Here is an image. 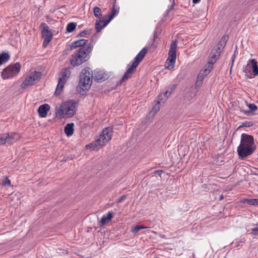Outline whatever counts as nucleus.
I'll list each match as a JSON object with an SVG mask.
<instances>
[{"instance_id":"f257e3e1","label":"nucleus","mask_w":258,"mask_h":258,"mask_svg":"<svg viewBox=\"0 0 258 258\" xmlns=\"http://www.w3.org/2000/svg\"><path fill=\"white\" fill-rule=\"evenodd\" d=\"M97 82H102L107 79V76L101 71H95L94 76L90 68H84L80 74L79 86L83 91H88L92 83V78Z\"/></svg>"},{"instance_id":"f03ea898","label":"nucleus","mask_w":258,"mask_h":258,"mask_svg":"<svg viewBox=\"0 0 258 258\" xmlns=\"http://www.w3.org/2000/svg\"><path fill=\"white\" fill-rule=\"evenodd\" d=\"M256 149L253 137L243 133L241 136L240 144L237 148L239 158L244 159L251 155Z\"/></svg>"},{"instance_id":"7ed1b4c3","label":"nucleus","mask_w":258,"mask_h":258,"mask_svg":"<svg viewBox=\"0 0 258 258\" xmlns=\"http://www.w3.org/2000/svg\"><path fill=\"white\" fill-rule=\"evenodd\" d=\"M93 45L89 43L87 47H80L72 55L70 63L73 66H78L87 61L92 50Z\"/></svg>"},{"instance_id":"20e7f679","label":"nucleus","mask_w":258,"mask_h":258,"mask_svg":"<svg viewBox=\"0 0 258 258\" xmlns=\"http://www.w3.org/2000/svg\"><path fill=\"white\" fill-rule=\"evenodd\" d=\"M113 129L110 127H105L98 139L86 145V148L91 150H98L107 143L112 138Z\"/></svg>"},{"instance_id":"39448f33","label":"nucleus","mask_w":258,"mask_h":258,"mask_svg":"<svg viewBox=\"0 0 258 258\" xmlns=\"http://www.w3.org/2000/svg\"><path fill=\"white\" fill-rule=\"evenodd\" d=\"M147 52V48L144 47L136 56L134 60L130 64H127V70L120 81V84L132 77V75L135 73L136 68L143 59Z\"/></svg>"},{"instance_id":"423d86ee","label":"nucleus","mask_w":258,"mask_h":258,"mask_svg":"<svg viewBox=\"0 0 258 258\" xmlns=\"http://www.w3.org/2000/svg\"><path fill=\"white\" fill-rule=\"evenodd\" d=\"M77 102L70 100L61 104L56 113L61 117H63L64 115L67 117L73 116L76 113V105Z\"/></svg>"},{"instance_id":"0eeeda50","label":"nucleus","mask_w":258,"mask_h":258,"mask_svg":"<svg viewBox=\"0 0 258 258\" xmlns=\"http://www.w3.org/2000/svg\"><path fill=\"white\" fill-rule=\"evenodd\" d=\"M71 74L69 68H63L58 74V84L56 86L54 95L58 96L60 94L62 89Z\"/></svg>"},{"instance_id":"6e6552de","label":"nucleus","mask_w":258,"mask_h":258,"mask_svg":"<svg viewBox=\"0 0 258 258\" xmlns=\"http://www.w3.org/2000/svg\"><path fill=\"white\" fill-rule=\"evenodd\" d=\"M177 41L172 40L170 46L168 51V57L167 58L165 68L168 70H172L175 66L176 58V48Z\"/></svg>"},{"instance_id":"1a4fd4ad","label":"nucleus","mask_w":258,"mask_h":258,"mask_svg":"<svg viewBox=\"0 0 258 258\" xmlns=\"http://www.w3.org/2000/svg\"><path fill=\"white\" fill-rule=\"evenodd\" d=\"M21 68L19 62L11 64L3 70L2 77L4 79H8L16 76L20 72Z\"/></svg>"},{"instance_id":"9d476101","label":"nucleus","mask_w":258,"mask_h":258,"mask_svg":"<svg viewBox=\"0 0 258 258\" xmlns=\"http://www.w3.org/2000/svg\"><path fill=\"white\" fill-rule=\"evenodd\" d=\"M245 76L252 79L258 75V64L254 59H250L249 62L243 68Z\"/></svg>"},{"instance_id":"9b49d317","label":"nucleus","mask_w":258,"mask_h":258,"mask_svg":"<svg viewBox=\"0 0 258 258\" xmlns=\"http://www.w3.org/2000/svg\"><path fill=\"white\" fill-rule=\"evenodd\" d=\"M40 27L42 28V37L44 39L43 45L44 47H46L52 40L53 34L51 30L45 23H42L40 24Z\"/></svg>"},{"instance_id":"f8f14e48","label":"nucleus","mask_w":258,"mask_h":258,"mask_svg":"<svg viewBox=\"0 0 258 258\" xmlns=\"http://www.w3.org/2000/svg\"><path fill=\"white\" fill-rule=\"evenodd\" d=\"M176 85L173 84L169 86L163 94H160L158 96V103H164L169 96L175 90Z\"/></svg>"},{"instance_id":"ddd939ff","label":"nucleus","mask_w":258,"mask_h":258,"mask_svg":"<svg viewBox=\"0 0 258 258\" xmlns=\"http://www.w3.org/2000/svg\"><path fill=\"white\" fill-rule=\"evenodd\" d=\"M221 52L219 47H214L210 54L208 62L212 66L216 62L217 59L220 56Z\"/></svg>"},{"instance_id":"4468645a","label":"nucleus","mask_w":258,"mask_h":258,"mask_svg":"<svg viewBox=\"0 0 258 258\" xmlns=\"http://www.w3.org/2000/svg\"><path fill=\"white\" fill-rule=\"evenodd\" d=\"M87 40L82 39L73 42L70 45L71 49H73L77 47H87L89 44H86Z\"/></svg>"},{"instance_id":"2eb2a0df","label":"nucleus","mask_w":258,"mask_h":258,"mask_svg":"<svg viewBox=\"0 0 258 258\" xmlns=\"http://www.w3.org/2000/svg\"><path fill=\"white\" fill-rule=\"evenodd\" d=\"M50 109V106L47 104L40 105L38 109V112L41 117H45L47 115V111Z\"/></svg>"},{"instance_id":"dca6fc26","label":"nucleus","mask_w":258,"mask_h":258,"mask_svg":"<svg viewBox=\"0 0 258 258\" xmlns=\"http://www.w3.org/2000/svg\"><path fill=\"white\" fill-rule=\"evenodd\" d=\"M107 21L106 20L101 19L97 20L95 23V30L97 32H99L101 30L106 26L109 23L107 22Z\"/></svg>"},{"instance_id":"f3484780","label":"nucleus","mask_w":258,"mask_h":258,"mask_svg":"<svg viewBox=\"0 0 258 258\" xmlns=\"http://www.w3.org/2000/svg\"><path fill=\"white\" fill-rule=\"evenodd\" d=\"M113 216V213L112 211L108 212L107 215H104L100 220L101 225H104L110 221Z\"/></svg>"},{"instance_id":"a211bd4d","label":"nucleus","mask_w":258,"mask_h":258,"mask_svg":"<svg viewBox=\"0 0 258 258\" xmlns=\"http://www.w3.org/2000/svg\"><path fill=\"white\" fill-rule=\"evenodd\" d=\"M20 136L19 134L15 133H11L9 134V137H8L7 143L8 144H12L16 142L18 139H19Z\"/></svg>"},{"instance_id":"6ab92c4d","label":"nucleus","mask_w":258,"mask_h":258,"mask_svg":"<svg viewBox=\"0 0 258 258\" xmlns=\"http://www.w3.org/2000/svg\"><path fill=\"white\" fill-rule=\"evenodd\" d=\"M34 82L32 81L31 77L29 76H27L23 82L21 84V87L22 89H25L28 86H32L34 84Z\"/></svg>"},{"instance_id":"aec40b11","label":"nucleus","mask_w":258,"mask_h":258,"mask_svg":"<svg viewBox=\"0 0 258 258\" xmlns=\"http://www.w3.org/2000/svg\"><path fill=\"white\" fill-rule=\"evenodd\" d=\"M74 123H69L64 127V131L67 137L71 136L74 133Z\"/></svg>"},{"instance_id":"412c9836","label":"nucleus","mask_w":258,"mask_h":258,"mask_svg":"<svg viewBox=\"0 0 258 258\" xmlns=\"http://www.w3.org/2000/svg\"><path fill=\"white\" fill-rule=\"evenodd\" d=\"M213 66L209 63L208 62L206 64L203 69H202L200 71L201 75L203 74L205 76H207L210 72L213 69Z\"/></svg>"},{"instance_id":"4be33fe9","label":"nucleus","mask_w":258,"mask_h":258,"mask_svg":"<svg viewBox=\"0 0 258 258\" xmlns=\"http://www.w3.org/2000/svg\"><path fill=\"white\" fill-rule=\"evenodd\" d=\"M29 76L35 83L36 81H38L41 79L42 73L40 72L35 71L31 72Z\"/></svg>"},{"instance_id":"5701e85b","label":"nucleus","mask_w":258,"mask_h":258,"mask_svg":"<svg viewBox=\"0 0 258 258\" xmlns=\"http://www.w3.org/2000/svg\"><path fill=\"white\" fill-rule=\"evenodd\" d=\"M10 58L8 52H3L0 54V66L8 61Z\"/></svg>"},{"instance_id":"b1692460","label":"nucleus","mask_w":258,"mask_h":258,"mask_svg":"<svg viewBox=\"0 0 258 258\" xmlns=\"http://www.w3.org/2000/svg\"><path fill=\"white\" fill-rule=\"evenodd\" d=\"M118 13V10L115 9V5H114L113 7L111 9V12L110 14L108 15V19H106L107 21V23H109L112 19L114 18V17L117 15Z\"/></svg>"},{"instance_id":"393cba45","label":"nucleus","mask_w":258,"mask_h":258,"mask_svg":"<svg viewBox=\"0 0 258 258\" xmlns=\"http://www.w3.org/2000/svg\"><path fill=\"white\" fill-rule=\"evenodd\" d=\"M241 202L249 205H258V199H244L241 201Z\"/></svg>"},{"instance_id":"a878e982","label":"nucleus","mask_w":258,"mask_h":258,"mask_svg":"<svg viewBox=\"0 0 258 258\" xmlns=\"http://www.w3.org/2000/svg\"><path fill=\"white\" fill-rule=\"evenodd\" d=\"M247 106L249 108V109L248 110H241V111L243 112V113L246 115H248L250 112L254 111L257 109V106L253 103H249L247 104Z\"/></svg>"},{"instance_id":"bb28decb","label":"nucleus","mask_w":258,"mask_h":258,"mask_svg":"<svg viewBox=\"0 0 258 258\" xmlns=\"http://www.w3.org/2000/svg\"><path fill=\"white\" fill-rule=\"evenodd\" d=\"M77 24L75 22L69 23L66 27L67 32L71 33L73 32L76 28Z\"/></svg>"},{"instance_id":"cd10ccee","label":"nucleus","mask_w":258,"mask_h":258,"mask_svg":"<svg viewBox=\"0 0 258 258\" xmlns=\"http://www.w3.org/2000/svg\"><path fill=\"white\" fill-rule=\"evenodd\" d=\"M205 77L206 76H205L203 74L201 75V73H200L197 76V80L196 82V86L199 87L201 85H202L203 80Z\"/></svg>"},{"instance_id":"c85d7f7f","label":"nucleus","mask_w":258,"mask_h":258,"mask_svg":"<svg viewBox=\"0 0 258 258\" xmlns=\"http://www.w3.org/2000/svg\"><path fill=\"white\" fill-rule=\"evenodd\" d=\"M9 133L0 135V145H4L7 143Z\"/></svg>"},{"instance_id":"c756f323","label":"nucleus","mask_w":258,"mask_h":258,"mask_svg":"<svg viewBox=\"0 0 258 258\" xmlns=\"http://www.w3.org/2000/svg\"><path fill=\"white\" fill-rule=\"evenodd\" d=\"M101 10L100 8L98 7H95L94 8V15L96 18H100V17L101 16Z\"/></svg>"},{"instance_id":"7c9ffc66","label":"nucleus","mask_w":258,"mask_h":258,"mask_svg":"<svg viewBox=\"0 0 258 258\" xmlns=\"http://www.w3.org/2000/svg\"><path fill=\"white\" fill-rule=\"evenodd\" d=\"M92 30L90 29L84 30L80 32L78 35L77 36L80 37H85L86 35L88 34H90Z\"/></svg>"},{"instance_id":"2f4dec72","label":"nucleus","mask_w":258,"mask_h":258,"mask_svg":"<svg viewBox=\"0 0 258 258\" xmlns=\"http://www.w3.org/2000/svg\"><path fill=\"white\" fill-rule=\"evenodd\" d=\"M226 43L223 40H220L218 44L215 47H219L220 48V51L222 52L223 48L226 45Z\"/></svg>"},{"instance_id":"473e14b6","label":"nucleus","mask_w":258,"mask_h":258,"mask_svg":"<svg viewBox=\"0 0 258 258\" xmlns=\"http://www.w3.org/2000/svg\"><path fill=\"white\" fill-rule=\"evenodd\" d=\"M254 125V123L252 121H245L242 123L241 125H240L238 128H241L244 127H251Z\"/></svg>"},{"instance_id":"72a5a7b5","label":"nucleus","mask_w":258,"mask_h":258,"mask_svg":"<svg viewBox=\"0 0 258 258\" xmlns=\"http://www.w3.org/2000/svg\"><path fill=\"white\" fill-rule=\"evenodd\" d=\"M144 228H145V227L142 225H136V226H134V227H133L132 231L133 232L136 233V232L139 231V230L144 229Z\"/></svg>"},{"instance_id":"f704fd0d","label":"nucleus","mask_w":258,"mask_h":258,"mask_svg":"<svg viewBox=\"0 0 258 258\" xmlns=\"http://www.w3.org/2000/svg\"><path fill=\"white\" fill-rule=\"evenodd\" d=\"M2 186H6L7 185H11V181L8 178V177H5L4 179L3 180V182L1 184Z\"/></svg>"},{"instance_id":"c9c22d12","label":"nucleus","mask_w":258,"mask_h":258,"mask_svg":"<svg viewBox=\"0 0 258 258\" xmlns=\"http://www.w3.org/2000/svg\"><path fill=\"white\" fill-rule=\"evenodd\" d=\"M160 103H158V100H157L156 104L153 107L152 111L154 112V114L157 112L160 109V107L159 104Z\"/></svg>"},{"instance_id":"e433bc0d","label":"nucleus","mask_w":258,"mask_h":258,"mask_svg":"<svg viewBox=\"0 0 258 258\" xmlns=\"http://www.w3.org/2000/svg\"><path fill=\"white\" fill-rule=\"evenodd\" d=\"M251 234L254 235H258V224L256 226L251 229Z\"/></svg>"},{"instance_id":"4c0bfd02","label":"nucleus","mask_w":258,"mask_h":258,"mask_svg":"<svg viewBox=\"0 0 258 258\" xmlns=\"http://www.w3.org/2000/svg\"><path fill=\"white\" fill-rule=\"evenodd\" d=\"M75 157V155H70V156H65L63 159H62L63 161H67V160H72V159H73Z\"/></svg>"},{"instance_id":"58836bf2","label":"nucleus","mask_w":258,"mask_h":258,"mask_svg":"<svg viewBox=\"0 0 258 258\" xmlns=\"http://www.w3.org/2000/svg\"><path fill=\"white\" fill-rule=\"evenodd\" d=\"M126 198V195H123L120 197H119L118 199H117V202L118 203H121L123 201H124V200H125Z\"/></svg>"},{"instance_id":"ea45409f","label":"nucleus","mask_w":258,"mask_h":258,"mask_svg":"<svg viewBox=\"0 0 258 258\" xmlns=\"http://www.w3.org/2000/svg\"><path fill=\"white\" fill-rule=\"evenodd\" d=\"M235 57H236V54H235V53H234L232 56V64H231V66L230 70V72H231L232 68L233 65Z\"/></svg>"},{"instance_id":"a19ab883","label":"nucleus","mask_w":258,"mask_h":258,"mask_svg":"<svg viewBox=\"0 0 258 258\" xmlns=\"http://www.w3.org/2000/svg\"><path fill=\"white\" fill-rule=\"evenodd\" d=\"M163 173V170H156L154 172V173L157 174L159 176H161V174Z\"/></svg>"},{"instance_id":"79ce46f5","label":"nucleus","mask_w":258,"mask_h":258,"mask_svg":"<svg viewBox=\"0 0 258 258\" xmlns=\"http://www.w3.org/2000/svg\"><path fill=\"white\" fill-rule=\"evenodd\" d=\"M228 37L227 36L224 35L220 40H223L224 42L226 43L228 40Z\"/></svg>"},{"instance_id":"37998d69","label":"nucleus","mask_w":258,"mask_h":258,"mask_svg":"<svg viewBox=\"0 0 258 258\" xmlns=\"http://www.w3.org/2000/svg\"><path fill=\"white\" fill-rule=\"evenodd\" d=\"M201 0H192V3L194 4H197L199 2H200Z\"/></svg>"},{"instance_id":"c03bdc74","label":"nucleus","mask_w":258,"mask_h":258,"mask_svg":"<svg viewBox=\"0 0 258 258\" xmlns=\"http://www.w3.org/2000/svg\"><path fill=\"white\" fill-rule=\"evenodd\" d=\"M223 199V196L221 195L220 197V200H222Z\"/></svg>"},{"instance_id":"a18cd8bd","label":"nucleus","mask_w":258,"mask_h":258,"mask_svg":"<svg viewBox=\"0 0 258 258\" xmlns=\"http://www.w3.org/2000/svg\"><path fill=\"white\" fill-rule=\"evenodd\" d=\"M116 2V0H114V1H113V4H114V5H115Z\"/></svg>"}]
</instances>
